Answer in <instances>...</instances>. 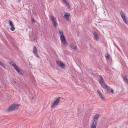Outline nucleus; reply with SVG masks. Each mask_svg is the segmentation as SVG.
<instances>
[{
	"label": "nucleus",
	"mask_w": 128,
	"mask_h": 128,
	"mask_svg": "<svg viewBox=\"0 0 128 128\" xmlns=\"http://www.w3.org/2000/svg\"><path fill=\"white\" fill-rule=\"evenodd\" d=\"M59 32L60 35V38L62 44L64 46H67L68 45V43L66 40L63 34L62 31L60 30H59Z\"/></svg>",
	"instance_id": "f257e3e1"
},
{
	"label": "nucleus",
	"mask_w": 128,
	"mask_h": 128,
	"mask_svg": "<svg viewBox=\"0 0 128 128\" xmlns=\"http://www.w3.org/2000/svg\"><path fill=\"white\" fill-rule=\"evenodd\" d=\"M19 106V105L17 104H13L10 105L8 108L9 111H11L17 109Z\"/></svg>",
	"instance_id": "f03ea898"
},
{
	"label": "nucleus",
	"mask_w": 128,
	"mask_h": 128,
	"mask_svg": "<svg viewBox=\"0 0 128 128\" xmlns=\"http://www.w3.org/2000/svg\"><path fill=\"white\" fill-rule=\"evenodd\" d=\"M12 66L14 67V68L16 70L19 74L21 76H23V73L21 71L20 68H19L18 66L17 65L16 63L13 64L12 65Z\"/></svg>",
	"instance_id": "7ed1b4c3"
},
{
	"label": "nucleus",
	"mask_w": 128,
	"mask_h": 128,
	"mask_svg": "<svg viewBox=\"0 0 128 128\" xmlns=\"http://www.w3.org/2000/svg\"><path fill=\"white\" fill-rule=\"evenodd\" d=\"M99 116V114H97L95 115L94 118L92 121V125L96 126L97 122H98L97 120H98Z\"/></svg>",
	"instance_id": "20e7f679"
},
{
	"label": "nucleus",
	"mask_w": 128,
	"mask_h": 128,
	"mask_svg": "<svg viewBox=\"0 0 128 128\" xmlns=\"http://www.w3.org/2000/svg\"><path fill=\"white\" fill-rule=\"evenodd\" d=\"M61 97H58L54 101L53 104L51 106V108H53L55 107L59 103L60 99Z\"/></svg>",
	"instance_id": "39448f33"
},
{
	"label": "nucleus",
	"mask_w": 128,
	"mask_h": 128,
	"mask_svg": "<svg viewBox=\"0 0 128 128\" xmlns=\"http://www.w3.org/2000/svg\"><path fill=\"white\" fill-rule=\"evenodd\" d=\"M50 17L51 18V20H52L54 26L55 27H57V23L56 22L53 16L52 15L50 16Z\"/></svg>",
	"instance_id": "423d86ee"
},
{
	"label": "nucleus",
	"mask_w": 128,
	"mask_h": 128,
	"mask_svg": "<svg viewBox=\"0 0 128 128\" xmlns=\"http://www.w3.org/2000/svg\"><path fill=\"white\" fill-rule=\"evenodd\" d=\"M93 34L95 39L96 40H99V37L98 34L96 32H94Z\"/></svg>",
	"instance_id": "0eeeda50"
},
{
	"label": "nucleus",
	"mask_w": 128,
	"mask_h": 128,
	"mask_svg": "<svg viewBox=\"0 0 128 128\" xmlns=\"http://www.w3.org/2000/svg\"><path fill=\"white\" fill-rule=\"evenodd\" d=\"M62 1L64 2V4L67 6L68 9H69L70 8V6L69 4L66 0H62Z\"/></svg>",
	"instance_id": "6e6552de"
},
{
	"label": "nucleus",
	"mask_w": 128,
	"mask_h": 128,
	"mask_svg": "<svg viewBox=\"0 0 128 128\" xmlns=\"http://www.w3.org/2000/svg\"><path fill=\"white\" fill-rule=\"evenodd\" d=\"M38 52V50L36 46H34L33 50V52L34 54H37Z\"/></svg>",
	"instance_id": "1a4fd4ad"
},
{
	"label": "nucleus",
	"mask_w": 128,
	"mask_h": 128,
	"mask_svg": "<svg viewBox=\"0 0 128 128\" xmlns=\"http://www.w3.org/2000/svg\"><path fill=\"white\" fill-rule=\"evenodd\" d=\"M70 47L72 48L74 50L77 49V46L74 44H72L70 45Z\"/></svg>",
	"instance_id": "9d476101"
},
{
	"label": "nucleus",
	"mask_w": 128,
	"mask_h": 128,
	"mask_svg": "<svg viewBox=\"0 0 128 128\" xmlns=\"http://www.w3.org/2000/svg\"><path fill=\"white\" fill-rule=\"evenodd\" d=\"M122 77L123 79L124 80L125 82H126L127 84H128V80L126 78V76L125 75H123Z\"/></svg>",
	"instance_id": "9b49d317"
},
{
	"label": "nucleus",
	"mask_w": 128,
	"mask_h": 128,
	"mask_svg": "<svg viewBox=\"0 0 128 128\" xmlns=\"http://www.w3.org/2000/svg\"><path fill=\"white\" fill-rule=\"evenodd\" d=\"M99 82L100 84L103 87L106 84L104 80H99Z\"/></svg>",
	"instance_id": "f8f14e48"
},
{
	"label": "nucleus",
	"mask_w": 128,
	"mask_h": 128,
	"mask_svg": "<svg viewBox=\"0 0 128 128\" xmlns=\"http://www.w3.org/2000/svg\"><path fill=\"white\" fill-rule=\"evenodd\" d=\"M70 16V14H68L67 13H65V14L64 16V17H65L66 19L68 20L69 19V16Z\"/></svg>",
	"instance_id": "ddd939ff"
},
{
	"label": "nucleus",
	"mask_w": 128,
	"mask_h": 128,
	"mask_svg": "<svg viewBox=\"0 0 128 128\" xmlns=\"http://www.w3.org/2000/svg\"><path fill=\"white\" fill-rule=\"evenodd\" d=\"M103 88L105 89H107V90L108 91H110V87L108 86L107 85H106V84L104 86H103Z\"/></svg>",
	"instance_id": "4468645a"
},
{
	"label": "nucleus",
	"mask_w": 128,
	"mask_h": 128,
	"mask_svg": "<svg viewBox=\"0 0 128 128\" xmlns=\"http://www.w3.org/2000/svg\"><path fill=\"white\" fill-rule=\"evenodd\" d=\"M124 22L127 24L128 25V21L127 20L126 17L122 18Z\"/></svg>",
	"instance_id": "2eb2a0df"
},
{
	"label": "nucleus",
	"mask_w": 128,
	"mask_h": 128,
	"mask_svg": "<svg viewBox=\"0 0 128 128\" xmlns=\"http://www.w3.org/2000/svg\"><path fill=\"white\" fill-rule=\"evenodd\" d=\"M120 14V15L122 18L126 17L125 16V15L124 12H123L121 11Z\"/></svg>",
	"instance_id": "dca6fc26"
},
{
	"label": "nucleus",
	"mask_w": 128,
	"mask_h": 128,
	"mask_svg": "<svg viewBox=\"0 0 128 128\" xmlns=\"http://www.w3.org/2000/svg\"><path fill=\"white\" fill-rule=\"evenodd\" d=\"M60 66L62 68H64L65 67V65L62 62Z\"/></svg>",
	"instance_id": "f3484780"
},
{
	"label": "nucleus",
	"mask_w": 128,
	"mask_h": 128,
	"mask_svg": "<svg viewBox=\"0 0 128 128\" xmlns=\"http://www.w3.org/2000/svg\"><path fill=\"white\" fill-rule=\"evenodd\" d=\"M0 65L2 67L6 69V67L4 64L2 62H1L0 61Z\"/></svg>",
	"instance_id": "a211bd4d"
},
{
	"label": "nucleus",
	"mask_w": 128,
	"mask_h": 128,
	"mask_svg": "<svg viewBox=\"0 0 128 128\" xmlns=\"http://www.w3.org/2000/svg\"><path fill=\"white\" fill-rule=\"evenodd\" d=\"M98 77L100 79L99 80H104L102 77L101 75H98Z\"/></svg>",
	"instance_id": "6ab92c4d"
},
{
	"label": "nucleus",
	"mask_w": 128,
	"mask_h": 128,
	"mask_svg": "<svg viewBox=\"0 0 128 128\" xmlns=\"http://www.w3.org/2000/svg\"><path fill=\"white\" fill-rule=\"evenodd\" d=\"M56 62L57 64L60 66L62 62L60 61H56Z\"/></svg>",
	"instance_id": "aec40b11"
},
{
	"label": "nucleus",
	"mask_w": 128,
	"mask_h": 128,
	"mask_svg": "<svg viewBox=\"0 0 128 128\" xmlns=\"http://www.w3.org/2000/svg\"><path fill=\"white\" fill-rule=\"evenodd\" d=\"M11 28H10V30H11L12 31H14L15 30V28L14 27L13 25L11 26Z\"/></svg>",
	"instance_id": "412c9836"
},
{
	"label": "nucleus",
	"mask_w": 128,
	"mask_h": 128,
	"mask_svg": "<svg viewBox=\"0 0 128 128\" xmlns=\"http://www.w3.org/2000/svg\"><path fill=\"white\" fill-rule=\"evenodd\" d=\"M99 96H100V98H101V99L102 100H104V98L102 96V94H100L99 95Z\"/></svg>",
	"instance_id": "4be33fe9"
},
{
	"label": "nucleus",
	"mask_w": 128,
	"mask_h": 128,
	"mask_svg": "<svg viewBox=\"0 0 128 128\" xmlns=\"http://www.w3.org/2000/svg\"><path fill=\"white\" fill-rule=\"evenodd\" d=\"M8 23L10 26L13 25L12 22L10 20H8Z\"/></svg>",
	"instance_id": "5701e85b"
},
{
	"label": "nucleus",
	"mask_w": 128,
	"mask_h": 128,
	"mask_svg": "<svg viewBox=\"0 0 128 128\" xmlns=\"http://www.w3.org/2000/svg\"><path fill=\"white\" fill-rule=\"evenodd\" d=\"M9 63L10 64L12 65V66L13 64H14V63H15L14 62H13L12 61V60L10 61V62H9Z\"/></svg>",
	"instance_id": "b1692460"
},
{
	"label": "nucleus",
	"mask_w": 128,
	"mask_h": 128,
	"mask_svg": "<svg viewBox=\"0 0 128 128\" xmlns=\"http://www.w3.org/2000/svg\"><path fill=\"white\" fill-rule=\"evenodd\" d=\"M106 56L107 59H109L110 58V55L108 54H107V56L106 55Z\"/></svg>",
	"instance_id": "393cba45"
},
{
	"label": "nucleus",
	"mask_w": 128,
	"mask_h": 128,
	"mask_svg": "<svg viewBox=\"0 0 128 128\" xmlns=\"http://www.w3.org/2000/svg\"><path fill=\"white\" fill-rule=\"evenodd\" d=\"M96 126L92 125V128H96Z\"/></svg>",
	"instance_id": "a878e982"
},
{
	"label": "nucleus",
	"mask_w": 128,
	"mask_h": 128,
	"mask_svg": "<svg viewBox=\"0 0 128 128\" xmlns=\"http://www.w3.org/2000/svg\"><path fill=\"white\" fill-rule=\"evenodd\" d=\"M111 92L112 94H113L114 92V90L112 88L111 89Z\"/></svg>",
	"instance_id": "bb28decb"
},
{
	"label": "nucleus",
	"mask_w": 128,
	"mask_h": 128,
	"mask_svg": "<svg viewBox=\"0 0 128 128\" xmlns=\"http://www.w3.org/2000/svg\"><path fill=\"white\" fill-rule=\"evenodd\" d=\"M34 54L36 55V56L38 58H40V57L37 54V53L36 54Z\"/></svg>",
	"instance_id": "cd10ccee"
},
{
	"label": "nucleus",
	"mask_w": 128,
	"mask_h": 128,
	"mask_svg": "<svg viewBox=\"0 0 128 128\" xmlns=\"http://www.w3.org/2000/svg\"><path fill=\"white\" fill-rule=\"evenodd\" d=\"M97 92H98V94L99 95H100V94H101V93H100V91L98 90H97Z\"/></svg>",
	"instance_id": "c85d7f7f"
},
{
	"label": "nucleus",
	"mask_w": 128,
	"mask_h": 128,
	"mask_svg": "<svg viewBox=\"0 0 128 128\" xmlns=\"http://www.w3.org/2000/svg\"><path fill=\"white\" fill-rule=\"evenodd\" d=\"M12 82L14 83H16V81L14 80H13Z\"/></svg>",
	"instance_id": "c756f323"
},
{
	"label": "nucleus",
	"mask_w": 128,
	"mask_h": 128,
	"mask_svg": "<svg viewBox=\"0 0 128 128\" xmlns=\"http://www.w3.org/2000/svg\"><path fill=\"white\" fill-rule=\"evenodd\" d=\"M34 18H32V22H34Z\"/></svg>",
	"instance_id": "7c9ffc66"
},
{
	"label": "nucleus",
	"mask_w": 128,
	"mask_h": 128,
	"mask_svg": "<svg viewBox=\"0 0 128 128\" xmlns=\"http://www.w3.org/2000/svg\"><path fill=\"white\" fill-rule=\"evenodd\" d=\"M34 40L35 41H36V38H34Z\"/></svg>",
	"instance_id": "2f4dec72"
},
{
	"label": "nucleus",
	"mask_w": 128,
	"mask_h": 128,
	"mask_svg": "<svg viewBox=\"0 0 128 128\" xmlns=\"http://www.w3.org/2000/svg\"><path fill=\"white\" fill-rule=\"evenodd\" d=\"M32 98H33V97H32Z\"/></svg>",
	"instance_id": "473e14b6"
}]
</instances>
